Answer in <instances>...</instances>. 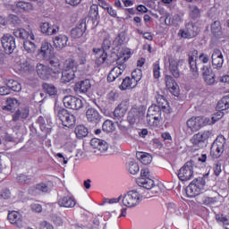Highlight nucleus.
Instances as JSON below:
<instances>
[{
    "mask_svg": "<svg viewBox=\"0 0 229 229\" xmlns=\"http://www.w3.org/2000/svg\"><path fill=\"white\" fill-rule=\"evenodd\" d=\"M135 87H137L136 82L133 81L131 78L126 77L125 79H123L120 89L121 90H127V89H135Z\"/></svg>",
    "mask_w": 229,
    "mask_h": 229,
    "instance_id": "nucleus-41",
    "label": "nucleus"
},
{
    "mask_svg": "<svg viewBox=\"0 0 229 229\" xmlns=\"http://www.w3.org/2000/svg\"><path fill=\"white\" fill-rule=\"evenodd\" d=\"M23 48L27 53L33 54L37 51V45L30 40H26L23 43Z\"/></svg>",
    "mask_w": 229,
    "mask_h": 229,
    "instance_id": "nucleus-45",
    "label": "nucleus"
},
{
    "mask_svg": "<svg viewBox=\"0 0 229 229\" xmlns=\"http://www.w3.org/2000/svg\"><path fill=\"white\" fill-rule=\"evenodd\" d=\"M186 125L191 131H198L204 126H208V118L203 116L191 117L186 122Z\"/></svg>",
    "mask_w": 229,
    "mask_h": 229,
    "instance_id": "nucleus-7",
    "label": "nucleus"
},
{
    "mask_svg": "<svg viewBox=\"0 0 229 229\" xmlns=\"http://www.w3.org/2000/svg\"><path fill=\"white\" fill-rule=\"evenodd\" d=\"M142 80V71L140 69H136L131 72V81L139 83V81Z\"/></svg>",
    "mask_w": 229,
    "mask_h": 229,
    "instance_id": "nucleus-53",
    "label": "nucleus"
},
{
    "mask_svg": "<svg viewBox=\"0 0 229 229\" xmlns=\"http://www.w3.org/2000/svg\"><path fill=\"white\" fill-rule=\"evenodd\" d=\"M17 103H18V100L16 98H8L7 106L4 107V110H12V106H15Z\"/></svg>",
    "mask_w": 229,
    "mask_h": 229,
    "instance_id": "nucleus-63",
    "label": "nucleus"
},
{
    "mask_svg": "<svg viewBox=\"0 0 229 229\" xmlns=\"http://www.w3.org/2000/svg\"><path fill=\"white\" fill-rule=\"evenodd\" d=\"M144 114H146L144 107L133 106L128 114L127 122L131 126L139 124V123H140V119L144 117Z\"/></svg>",
    "mask_w": 229,
    "mask_h": 229,
    "instance_id": "nucleus-5",
    "label": "nucleus"
},
{
    "mask_svg": "<svg viewBox=\"0 0 229 229\" xmlns=\"http://www.w3.org/2000/svg\"><path fill=\"white\" fill-rule=\"evenodd\" d=\"M198 50H191L189 53V64H190V78L191 80H198L199 78V72H198Z\"/></svg>",
    "mask_w": 229,
    "mask_h": 229,
    "instance_id": "nucleus-9",
    "label": "nucleus"
},
{
    "mask_svg": "<svg viewBox=\"0 0 229 229\" xmlns=\"http://www.w3.org/2000/svg\"><path fill=\"white\" fill-rule=\"evenodd\" d=\"M123 56L117 59V64H125L126 61L129 60L130 57L131 56V50L129 48H125L123 51Z\"/></svg>",
    "mask_w": 229,
    "mask_h": 229,
    "instance_id": "nucleus-48",
    "label": "nucleus"
},
{
    "mask_svg": "<svg viewBox=\"0 0 229 229\" xmlns=\"http://www.w3.org/2000/svg\"><path fill=\"white\" fill-rule=\"evenodd\" d=\"M90 146H92L94 149H98V151H100V153H105V151L108 150V143L98 138H93L90 140Z\"/></svg>",
    "mask_w": 229,
    "mask_h": 229,
    "instance_id": "nucleus-25",
    "label": "nucleus"
},
{
    "mask_svg": "<svg viewBox=\"0 0 229 229\" xmlns=\"http://www.w3.org/2000/svg\"><path fill=\"white\" fill-rule=\"evenodd\" d=\"M1 43L5 55H12L15 51V47H17L15 38L11 34L4 35L1 38Z\"/></svg>",
    "mask_w": 229,
    "mask_h": 229,
    "instance_id": "nucleus-10",
    "label": "nucleus"
},
{
    "mask_svg": "<svg viewBox=\"0 0 229 229\" xmlns=\"http://www.w3.org/2000/svg\"><path fill=\"white\" fill-rule=\"evenodd\" d=\"M165 22L167 26H178L182 22V16L175 14L174 16L167 15L165 19Z\"/></svg>",
    "mask_w": 229,
    "mask_h": 229,
    "instance_id": "nucleus-38",
    "label": "nucleus"
},
{
    "mask_svg": "<svg viewBox=\"0 0 229 229\" xmlns=\"http://www.w3.org/2000/svg\"><path fill=\"white\" fill-rule=\"evenodd\" d=\"M36 72L41 80H49L51 78V75L49 73V66L42 64H38L36 66Z\"/></svg>",
    "mask_w": 229,
    "mask_h": 229,
    "instance_id": "nucleus-28",
    "label": "nucleus"
},
{
    "mask_svg": "<svg viewBox=\"0 0 229 229\" xmlns=\"http://www.w3.org/2000/svg\"><path fill=\"white\" fill-rule=\"evenodd\" d=\"M64 71H72L77 72H78V62L74 57H69L65 60L64 64Z\"/></svg>",
    "mask_w": 229,
    "mask_h": 229,
    "instance_id": "nucleus-35",
    "label": "nucleus"
},
{
    "mask_svg": "<svg viewBox=\"0 0 229 229\" xmlns=\"http://www.w3.org/2000/svg\"><path fill=\"white\" fill-rule=\"evenodd\" d=\"M97 59L96 64L97 65H103L105 62L106 61V58H108V54L104 52V50L98 49L96 52Z\"/></svg>",
    "mask_w": 229,
    "mask_h": 229,
    "instance_id": "nucleus-42",
    "label": "nucleus"
},
{
    "mask_svg": "<svg viewBox=\"0 0 229 229\" xmlns=\"http://www.w3.org/2000/svg\"><path fill=\"white\" fill-rule=\"evenodd\" d=\"M98 15V5H92L89 10L91 19H96Z\"/></svg>",
    "mask_w": 229,
    "mask_h": 229,
    "instance_id": "nucleus-64",
    "label": "nucleus"
},
{
    "mask_svg": "<svg viewBox=\"0 0 229 229\" xmlns=\"http://www.w3.org/2000/svg\"><path fill=\"white\" fill-rule=\"evenodd\" d=\"M86 117L89 123H93V124H98L101 121V114L95 108H89L86 112Z\"/></svg>",
    "mask_w": 229,
    "mask_h": 229,
    "instance_id": "nucleus-26",
    "label": "nucleus"
},
{
    "mask_svg": "<svg viewBox=\"0 0 229 229\" xmlns=\"http://www.w3.org/2000/svg\"><path fill=\"white\" fill-rule=\"evenodd\" d=\"M165 81L166 88L173 94V96L178 97L180 94V87H178V83L174 81V79L171 75H166L165 77Z\"/></svg>",
    "mask_w": 229,
    "mask_h": 229,
    "instance_id": "nucleus-19",
    "label": "nucleus"
},
{
    "mask_svg": "<svg viewBox=\"0 0 229 229\" xmlns=\"http://www.w3.org/2000/svg\"><path fill=\"white\" fill-rule=\"evenodd\" d=\"M137 183L140 187H143V189H152L154 192H158V186H153L155 185V181H153L151 178H139L137 179Z\"/></svg>",
    "mask_w": 229,
    "mask_h": 229,
    "instance_id": "nucleus-22",
    "label": "nucleus"
},
{
    "mask_svg": "<svg viewBox=\"0 0 229 229\" xmlns=\"http://www.w3.org/2000/svg\"><path fill=\"white\" fill-rule=\"evenodd\" d=\"M217 202V199L216 198H210V197H201L200 203L202 205H214L215 203Z\"/></svg>",
    "mask_w": 229,
    "mask_h": 229,
    "instance_id": "nucleus-55",
    "label": "nucleus"
},
{
    "mask_svg": "<svg viewBox=\"0 0 229 229\" xmlns=\"http://www.w3.org/2000/svg\"><path fill=\"white\" fill-rule=\"evenodd\" d=\"M202 74L207 85H214V83H216V75L210 72L208 66L203 67Z\"/></svg>",
    "mask_w": 229,
    "mask_h": 229,
    "instance_id": "nucleus-31",
    "label": "nucleus"
},
{
    "mask_svg": "<svg viewBox=\"0 0 229 229\" xmlns=\"http://www.w3.org/2000/svg\"><path fill=\"white\" fill-rule=\"evenodd\" d=\"M75 135L78 139H85L89 135V129L84 125H79L75 128Z\"/></svg>",
    "mask_w": 229,
    "mask_h": 229,
    "instance_id": "nucleus-43",
    "label": "nucleus"
},
{
    "mask_svg": "<svg viewBox=\"0 0 229 229\" xmlns=\"http://www.w3.org/2000/svg\"><path fill=\"white\" fill-rule=\"evenodd\" d=\"M53 43L56 51H62V49L67 47V44H69V37L64 34H60L53 38Z\"/></svg>",
    "mask_w": 229,
    "mask_h": 229,
    "instance_id": "nucleus-16",
    "label": "nucleus"
},
{
    "mask_svg": "<svg viewBox=\"0 0 229 229\" xmlns=\"http://www.w3.org/2000/svg\"><path fill=\"white\" fill-rule=\"evenodd\" d=\"M225 148H226V139H225V136H218L210 148V156L212 158H219V157L225 153Z\"/></svg>",
    "mask_w": 229,
    "mask_h": 229,
    "instance_id": "nucleus-4",
    "label": "nucleus"
},
{
    "mask_svg": "<svg viewBox=\"0 0 229 229\" xmlns=\"http://www.w3.org/2000/svg\"><path fill=\"white\" fill-rule=\"evenodd\" d=\"M128 171L131 174H137L139 171H140V168L139 167V164L136 162L131 161L129 163Z\"/></svg>",
    "mask_w": 229,
    "mask_h": 229,
    "instance_id": "nucleus-51",
    "label": "nucleus"
},
{
    "mask_svg": "<svg viewBox=\"0 0 229 229\" xmlns=\"http://www.w3.org/2000/svg\"><path fill=\"white\" fill-rule=\"evenodd\" d=\"M14 69L19 72H28L30 69H31V65L28 63V61H23L15 64Z\"/></svg>",
    "mask_w": 229,
    "mask_h": 229,
    "instance_id": "nucleus-44",
    "label": "nucleus"
},
{
    "mask_svg": "<svg viewBox=\"0 0 229 229\" xmlns=\"http://www.w3.org/2000/svg\"><path fill=\"white\" fill-rule=\"evenodd\" d=\"M148 114L155 118V121H158L159 123L163 121L162 108L158 106H150L148 107Z\"/></svg>",
    "mask_w": 229,
    "mask_h": 229,
    "instance_id": "nucleus-30",
    "label": "nucleus"
},
{
    "mask_svg": "<svg viewBox=\"0 0 229 229\" xmlns=\"http://www.w3.org/2000/svg\"><path fill=\"white\" fill-rule=\"evenodd\" d=\"M48 72L50 74V78H60V74L62 72V64H60V60L58 58L49 59Z\"/></svg>",
    "mask_w": 229,
    "mask_h": 229,
    "instance_id": "nucleus-13",
    "label": "nucleus"
},
{
    "mask_svg": "<svg viewBox=\"0 0 229 229\" xmlns=\"http://www.w3.org/2000/svg\"><path fill=\"white\" fill-rule=\"evenodd\" d=\"M90 87H92V85L90 84V81L84 80L75 84L74 91L76 92V94H87V92L90 90Z\"/></svg>",
    "mask_w": 229,
    "mask_h": 229,
    "instance_id": "nucleus-24",
    "label": "nucleus"
},
{
    "mask_svg": "<svg viewBox=\"0 0 229 229\" xmlns=\"http://www.w3.org/2000/svg\"><path fill=\"white\" fill-rule=\"evenodd\" d=\"M213 171H214V174L216 176H219L221 174V173H223V168L221 167V163L220 162H216V163L214 164Z\"/></svg>",
    "mask_w": 229,
    "mask_h": 229,
    "instance_id": "nucleus-61",
    "label": "nucleus"
},
{
    "mask_svg": "<svg viewBox=\"0 0 229 229\" xmlns=\"http://www.w3.org/2000/svg\"><path fill=\"white\" fill-rule=\"evenodd\" d=\"M213 137L214 132H212V131H199L191 137L190 142L193 144L196 148L201 149L205 148V146H207L208 139H212Z\"/></svg>",
    "mask_w": 229,
    "mask_h": 229,
    "instance_id": "nucleus-3",
    "label": "nucleus"
},
{
    "mask_svg": "<svg viewBox=\"0 0 229 229\" xmlns=\"http://www.w3.org/2000/svg\"><path fill=\"white\" fill-rule=\"evenodd\" d=\"M126 112H128V106H126V104L124 103H121L115 109L114 112V119L115 121H119L121 119H123L124 117V115H126Z\"/></svg>",
    "mask_w": 229,
    "mask_h": 229,
    "instance_id": "nucleus-29",
    "label": "nucleus"
},
{
    "mask_svg": "<svg viewBox=\"0 0 229 229\" xmlns=\"http://www.w3.org/2000/svg\"><path fill=\"white\" fill-rule=\"evenodd\" d=\"M63 103L66 108H71L72 110H81L83 106L81 98L71 95L64 97Z\"/></svg>",
    "mask_w": 229,
    "mask_h": 229,
    "instance_id": "nucleus-11",
    "label": "nucleus"
},
{
    "mask_svg": "<svg viewBox=\"0 0 229 229\" xmlns=\"http://www.w3.org/2000/svg\"><path fill=\"white\" fill-rule=\"evenodd\" d=\"M190 10H191V17H192L193 19L199 17L200 11L198 8V6L196 5L190 6Z\"/></svg>",
    "mask_w": 229,
    "mask_h": 229,
    "instance_id": "nucleus-60",
    "label": "nucleus"
},
{
    "mask_svg": "<svg viewBox=\"0 0 229 229\" xmlns=\"http://www.w3.org/2000/svg\"><path fill=\"white\" fill-rule=\"evenodd\" d=\"M102 130L106 133H112V131L115 130V126L114 125V123L112 121L106 120L102 125Z\"/></svg>",
    "mask_w": 229,
    "mask_h": 229,
    "instance_id": "nucleus-47",
    "label": "nucleus"
},
{
    "mask_svg": "<svg viewBox=\"0 0 229 229\" xmlns=\"http://www.w3.org/2000/svg\"><path fill=\"white\" fill-rule=\"evenodd\" d=\"M142 201V195L132 190L122 195V205L127 208H133Z\"/></svg>",
    "mask_w": 229,
    "mask_h": 229,
    "instance_id": "nucleus-1",
    "label": "nucleus"
},
{
    "mask_svg": "<svg viewBox=\"0 0 229 229\" xmlns=\"http://www.w3.org/2000/svg\"><path fill=\"white\" fill-rule=\"evenodd\" d=\"M57 117L61 121L63 126L72 128L76 124V116L69 113L67 109H60L57 113Z\"/></svg>",
    "mask_w": 229,
    "mask_h": 229,
    "instance_id": "nucleus-8",
    "label": "nucleus"
},
{
    "mask_svg": "<svg viewBox=\"0 0 229 229\" xmlns=\"http://www.w3.org/2000/svg\"><path fill=\"white\" fill-rule=\"evenodd\" d=\"M136 157L141 164H144V165H149V163L153 160V157L151 155L146 153V152H138L136 153Z\"/></svg>",
    "mask_w": 229,
    "mask_h": 229,
    "instance_id": "nucleus-39",
    "label": "nucleus"
},
{
    "mask_svg": "<svg viewBox=\"0 0 229 229\" xmlns=\"http://www.w3.org/2000/svg\"><path fill=\"white\" fill-rule=\"evenodd\" d=\"M39 54L45 60H51L55 57V48H53V45L49 41L44 40L41 43Z\"/></svg>",
    "mask_w": 229,
    "mask_h": 229,
    "instance_id": "nucleus-14",
    "label": "nucleus"
},
{
    "mask_svg": "<svg viewBox=\"0 0 229 229\" xmlns=\"http://www.w3.org/2000/svg\"><path fill=\"white\" fill-rule=\"evenodd\" d=\"M17 182H19V183H31V178L24 174H21L17 177Z\"/></svg>",
    "mask_w": 229,
    "mask_h": 229,
    "instance_id": "nucleus-58",
    "label": "nucleus"
},
{
    "mask_svg": "<svg viewBox=\"0 0 229 229\" xmlns=\"http://www.w3.org/2000/svg\"><path fill=\"white\" fill-rule=\"evenodd\" d=\"M211 60L214 69H221L223 67V64H225V57L223 56L221 50L214 49Z\"/></svg>",
    "mask_w": 229,
    "mask_h": 229,
    "instance_id": "nucleus-17",
    "label": "nucleus"
},
{
    "mask_svg": "<svg viewBox=\"0 0 229 229\" xmlns=\"http://www.w3.org/2000/svg\"><path fill=\"white\" fill-rule=\"evenodd\" d=\"M223 115H225V113L223 111L218 110V112L213 114L211 118L207 117V119H208V126L212 124H216V123H217V121H219V119H221Z\"/></svg>",
    "mask_w": 229,
    "mask_h": 229,
    "instance_id": "nucleus-46",
    "label": "nucleus"
},
{
    "mask_svg": "<svg viewBox=\"0 0 229 229\" xmlns=\"http://www.w3.org/2000/svg\"><path fill=\"white\" fill-rule=\"evenodd\" d=\"M13 33L17 38L26 40V38L30 37V40H35V34H33V31L31 30L28 32L26 30L20 28L15 29Z\"/></svg>",
    "mask_w": 229,
    "mask_h": 229,
    "instance_id": "nucleus-27",
    "label": "nucleus"
},
{
    "mask_svg": "<svg viewBox=\"0 0 229 229\" xmlns=\"http://www.w3.org/2000/svg\"><path fill=\"white\" fill-rule=\"evenodd\" d=\"M110 46H112V41L110 40V37L105 38L102 45V51L104 52L108 51V49H110Z\"/></svg>",
    "mask_w": 229,
    "mask_h": 229,
    "instance_id": "nucleus-62",
    "label": "nucleus"
},
{
    "mask_svg": "<svg viewBox=\"0 0 229 229\" xmlns=\"http://www.w3.org/2000/svg\"><path fill=\"white\" fill-rule=\"evenodd\" d=\"M146 121L148 126H158V124H160V122L155 120V118L148 114V113L147 114Z\"/></svg>",
    "mask_w": 229,
    "mask_h": 229,
    "instance_id": "nucleus-57",
    "label": "nucleus"
},
{
    "mask_svg": "<svg viewBox=\"0 0 229 229\" xmlns=\"http://www.w3.org/2000/svg\"><path fill=\"white\" fill-rule=\"evenodd\" d=\"M43 89L47 92V94H49V96H55L56 94V87L53 84L44 83Z\"/></svg>",
    "mask_w": 229,
    "mask_h": 229,
    "instance_id": "nucleus-50",
    "label": "nucleus"
},
{
    "mask_svg": "<svg viewBox=\"0 0 229 229\" xmlns=\"http://www.w3.org/2000/svg\"><path fill=\"white\" fill-rule=\"evenodd\" d=\"M37 123H39L40 129L42 131H47V130H51V124H46L44 117L39 116L37 120Z\"/></svg>",
    "mask_w": 229,
    "mask_h": 229,
    "instance_id": "nucleus-54",
    "label": "nucleus"
},
{
    "mask_svg": "<svg viewBox=\"0 0 229 229\" xmlns=\"http://www.w3.org/2000/svg\"><path fill=\"white\" fill-rule=\"evenodd\" d=\"M30 116V109L28 107H24L22 109L17 110L13 114V121H19V119H28Z\"/></svg>",
    "mask_w": 229,
    "mask_h": 229,
    "instance_id": "nucleus-37",
    "label": "nucleus"
},
{
    "mask_svg": "<svg viewBox=\"0 0 229 229\" xmlns=\"http://www.w3.org/2000/svg\"><path fill=\"white\" fill-rule=\"evenodd\" d=\"M36 191H38V192H49V186L46 182H41L36 185Z\"/></svg>",
    "mask_w": 229,
    "mask_h": 229,
    "instance_id": "nucleus-59",
    "label": "nucleus"
},
{
    "mask_svg": "<svg viewBox=\"0 0 229 229\" xmlns=\"http://www.w3.org/2000/svg\"><path fill=\"white\" fill-rule=\"evenodd\" d=\"M177 176L181 182H189V180H192V177L194 176V163H192V161L186 162L179 170Z\"/></svg>",
    "mask_w": 229,
    "mask_h": 229,
    "instance_id": "nucleus-6",
    "label": "nucleus"
},
{
    "mask_svg": "<svg viewBox=\"0 0 229 229\" xmlns=\"http://www.w3.org/2000/svg\"><path fill=\"white\" fill-rule=\"evenodd\" d=\"M74 78H76V72H72L70 70H64L62 72L61 82L71 83V81H72Z\"/></svg>",
    "mask_w": 229,
    "mask_h": 229,
    "instance_id": "nucleus-36",
    "label": "nucleus"
},
{
    "mask_svg": "<svg viewBox=\"0 0 229 229\" xmlns=\"http://www.w3.org/2000/svg\"><path fill=\"white\" fill-rule=\"evenodd\" d=\"M116 64L117 65L110 71L107 76L108 81H115L126 69V64L124 63H117L116 61Z\"/></svg>",
    "mask_w": 229,
    "mask_h": 229,
    "instance_id": "nucleus-15",
    "label": "nucleus"
},
{
    "mask_svg": "<svg viewBox=\"0 0 229 229\" xmlns=\"http://www.w3.org/2000/svg\"><path fill=\"white\" fill-rule=\"evenodd\" d=\"M216 221L223 224L224 228L229 229V218L224 215H216Z\"/></svg>",
    "mask_w": 229,
    "mask_h": 229,
    "instance_id": "nucleus-52",
    "label": "nucleus"
},
{
    "mask_svg": "<svg viewBox=\"0 0 229 229\" xmlns=\"http://www.w3.org/2000/svg\"><path fill=\"white\" fill-rule=\"evenodd\" d=\"M229 108V95L224 97L216 105V110L219 112H225Z\"/></svg>",
    "mask_w": 229,
    "mask_h": 229,
    "instance_id": "nucleus-40",
    "label": "nucleus"
},
{
    "mask_svg": "<svg viewBox=\"0 0 229 229\" xmlns=\"http://www.w3.org/2000/svg\"><path fill=\"white\" fill-rule=\"evenodd\" d=\"M211 32L215 36L221 35V21H216L211 24Z\"/></svg>",
    "mask_w": 229,
    "mask_h": 229,
    "instance_id": "nucleus-49",
    "label": "nucleus"
},
{
    "mask_svg": "<svg viewBox=\"0 0 229 229\" xmlns=\"http://www.w3.org/2000/svg\"><path fill=\"white\" fill-rule=\"evenodd\" d=\"M199 31V29H198L194 23L189 21L186 23L185 30H179V35H181L182 38H194Z\"/></svg>",
    "mask_w": 229,
    "mask_h": 229,
    "instance_id": "nucleus-12",
    "label": "nucleus"
},
{
    "mask_svg": "<svg viewBox=\"0 0 229 229\" xmlns=\"http://www.w3.org/2000/svg\"><path fill=\"white\" fill-rule=\"evenodd\" d=\"M203 191H205V179L199 177L193 180L186 188V195L188 198H196V196H199Z\"/></svg>",
    "mask_w": 229,
    "mask_h": 229,
    "instance_id": "nucleus-2",
    "label": "nucleus"
},
{
    "mask_svg": "<svg viewBox=\"0 0 229 229\" xmlns=\"http://www.w3.org/2000/svg\"><path fill=\"white\" fill-rule=\"evenodd\" d=\"M58 205L64 208H74L76 207V199L71 195L61 197L58 199Z\"/></svg>",
    "mask_w": 229,
    "mask_h": 229,
    "instance_id": "nucleus-23",
    "label": "nucleus"
},
{
    "mask_svg": "<svg viewBox=\"0 0 229 229\" xmlns=\"http://www.w3.org/2000/svg\"><path fill=\"white\" fill-rule=\"evenodd\" d=\"M8 221L11 225H14L17 228H22L24 226V220L22 219V215L17 211H11L7 216Z\"/></svg>",
    "mask_w": 229,
    "mask_h": 229,
    "instance_id": "nucleus-18",
    "label": "nucleus"
},
{
    "mask_svg": "<svg viewBox=\"0 0 229 229\" xmlns=\"http://www.w3.org/2000/svg\"><path fill=\"white\" fill-rule=\"evenodd\" d=\"M85 31H87V22L85 20H81L78 25L71 31L72 38H81Z\"/></svg>",
    "mask_w": 229,
    "mask_h": 229,
    "instance_id": "nucleus-20",
    "label": "nucleus"
},
{
    "mask_svg": "<svg viewBox=\"0 0 229 229\" xmlns=\"http://www.w3.org/2000/svg\"><path fill=\"white\" fill-rule=\"evenodd\" d=\"M183 61L171 57L169 59V71L174 78H180V65Z\"/></svg>",
    "mask_w": 229,
    "mask_h": 229,
    "instance_id": "nucleus-21",
    "label": "nucleus"
},
{
    "mask_svg": "<svg viewBox=\"0 0 229 229\" xmlns=\"http://www.w3.org/2000/svg\"><path fill=\"white\" fill-rule=\"evenodd\" d=\"M40 30L41 33L44 35H56L60 31V27L57 25H53L52 30H49V23L48 22H43L40 24Z\"/></svg>",
    "mask_w": 229,
    "mask_h": 229,
    "instance_id": "nucleus-32",
    "label": "nucleus"
},
{
    "mask_svg": "<svg viewBox=\"0 0 229 229\" xmlns=\"http://www.w3.org/2000/svg\"><path fill=\"white\" fill-rule=\"evenodd\" d=\"M4 83L8 87L9 90H13V92H21L22 90L21 83L13 79H4Z\"/></svg>",
    "mask_w": 229,
    "mask_h": 229,
    "instance_id": "nucleus-33",
    "label": "nucleus"
},
{
    "mask_svg": "<svg viewBox=\"0 0 229 229\" xmlns=\"http://www.w3.org/2000/svg\"><path fill=\"white\" fill-rule=\"evenodd\" d=\"M16 8L24 13H30L35 10L33 4L30 2L20 1L16 3Z\"/></svg>",
    "mask_w": 229,
    "mask_h": 229,
    "instance_id": "nucleus-34",
    "label": "nucleus"
},
{
    "mask_svg": "<svg viewBox=\"0 0 229 229\" xmlns=\"http://www.w3.org/2000/svg\"><path fill=\"white\" fill-rule=\"evenodd\" d=\"M153 74H154V78L156 80H158V78H160V63L157 61L156 62L153 66Z\"/></svg>",
    "mask_w": 229,
    "mask_h": 229,
    "instance_id": "nucleus-56",
    "label": "nucleus"
}]
</instances>
